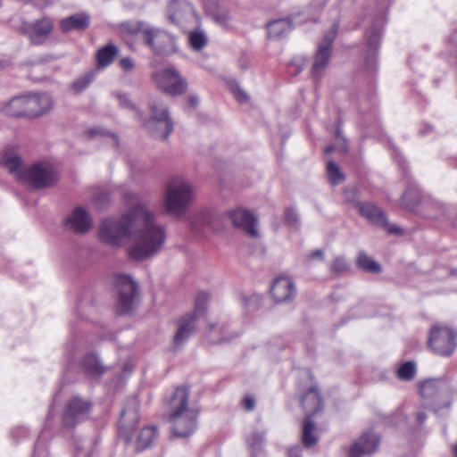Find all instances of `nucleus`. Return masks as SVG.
I'll use <instances>...</instances> for the list:
<instances>
[{
  "mask_svg": "<svg viewBox=\"0 0 457 457\" xmlns=\"http://www.w3.org/2000/svg\"><path fill=\"white\" fill-rule=\"evenodd\" d=\"M84 371L90 377H98L104 371V367L95 353L87 354L82 361Z\"/></svg>",
  "mask_w": 457,
  "mask_h": 457,
  "instance_id": "26",
  "label": "nucleus"
},
{
  "mask_svg": "<svg viewBox=\"0 0 457 457\" xmlns=\"http://www.w3.org/2000/svg\"><path fill=\"white\" fill-rule=\"evenodd\" d=\"M91 80L92 78L89 75H86L75 80L71 85V88L75 93H80L90 84Z\"/></svg>",
  "mask_w": 457,
  "mask_h": 457,
  "instance_id": "39",
  "label": "nucleus"
},
{
  "mask_svg": "<svg viewBox=\"0 0 457 457\" xmlns=\"http://www.w3.org/2000/svg\"><path fill=\"white\" fill-rule=\"evenodd\" d=\"M53 27V21L49 18H42L33 22H22L20 29L32 44L41 45L48 38Z\"/></svg>",
  "mask_w": 457,
  "mask_h": 457,
  "instance_id": "12",
  "label": "nucleus"
},
{
  "mask_svg": "<svg viewBox=\"0 0 457 457\" xmlns=\"http://www.w3.org/2000/svg\"><path fill=\"white\" fill-rule=\"evenodd\" d=\"M91 133H92L93 135H96V134H98L99 132H98L97 130H93V129H92V130H91Z\"/></svg>",
  "mask_w": 457,
  "mask_h": 457,
  "instance_id": "59",
  "label": "nucleus"
},
{
  "mask_svg": "<svg viewBox=\"0 0 457 457\" xmlns=\"http://www.w3.org/2000/svg\"><path fill=\"white\" fill-rule=\"evenodd\" d=\"M120 65L124 71H129L134 69V61L129 57H124L120 61Z\"/></svg>",
  "mask_w": 457,
  "mask_h": 457,
  "instance_id": "45",
  "label": "nucleus"
},
{
  "mask_svg": "<svg viewBox=\"0 0 457 457\" xmlns=\"http://www.w3.org/2000/svg\"><path fill=\"white\" fill-rule=\"evenodd\" d=\"M357 264L361 270L369 272L378 273L380 270L379 264L365 253H360Z\"/></svg>",
  "mask_w": 457,
  "mask_h": 457,
  "instance_id": "33",
  "label": "nucleus"
},
{
  "mask_svg": "<svg viewBox=\"0 0 457 457\" xmlns=\"http://www.w3.org/2000/svg\"><path fill=\"white\" fill-rule=\"evenodd\" d=\"M172 121L167 108L159 99L152 100L150 104V119L145 123L146 129L155 137L165 139L172 130Z\"/></svg>",
  "mask_w": 457,
  "mask_h": 457,
  "instance_id": "6",
  "label": "nucleus"
},
{
  "mask_svg": "<svg viewBox=\"0 0 457 457\" xmlns=\"http://www.w3.org/2000/svg\"><path fill=\"white\" fill-rule=\"evenodd\" d=\"M332 151H334V146H327L326 149H325V152L327 154H329L331 153Z\"/></svg>",
  "mask_w": 457,
  "mask_h": 457,
  "instance_id": "57",
  "label": "nucleus"
},
{
  "mask_svg": "<svg viewBox=\"0 0 457 457\" xmlns=\"http://www.w3.org/2000/svg\"><path fill=\"white\" fill-rule=\"evenodd\" d=\"M91 404L88 401L79 396L71 398L65 407L62 415V423L68 428H73L78 423L86 420Z\"/></svg>",
  "mask_w": 457,
  "mask_h": 457,
  "instance_id": "11",
  "label": "nucleus"
},
{
  "mask_svg": "<svg viewBox=\"0 0 457 457\" xmlns=\"http://www.w3.org/2000/svg\"><path fill=\"white\" fill-rule=\"evenodd\" d=\"M356 195H357V190L355 188L346 189L345 191V197L349 202H353Z\"/></svg>",
  "mask_w": 457,
  "mask_h": 457,
  "instance_id": "47",
  "label": "nucleus"
},
{
  "mask_svg": "<svg viewBox=\"0 0 457 457\" xmlns=\"http://www.w3.org/2000/svg\"><path fill=\"white\" fill-rule=\"evenodd\" d=\"M115 284L119 292V312L122 314L127 313L132 308L137 285L129 275L124 273L115 275Z\"/></svg>",
  "mask_w": 457,
  "mask_h": 457,
  "instance_id": "9",
  "label": "nucleus"
},
{
  "mask_svg": "<svg viewBox=\"0 0 457 457\" xmlns=\"http://www.w3.org/2000/svg\"><path fill=\"white\" fill-rule=\"evenodd\" d=\"M337 138L339 139V137H340V132H339L338 130L337 131Z\"/></svg>",
  "mask_w": 457,
  "mask_h": 457,
  "instance_id": "60",
  "label": "nucleus"
},
{
  "mask_svg": "<svg viewBox=\"0 0 457 457\" xmlns=\"http://www.w3.org/2000/svg\"><path fill=\"white\" fill-rule=\"evenodd\" d=\"M327 173L332 185L339 184L344 180L343 173L340 171L338 166L333 162H328Z\"/></svg>",
  "mask_w": 457,
  "mask_h": 457,
  "instance_id": "36",
  "label": "nucleus"
},
{
  "mask_svg": "<svg viewBox=\"0 0 457 457\" xmlns=\"http://www.w3.org/2000/svg\"><path fill=\"white\" fill-rule=\"evenodd\" d=\"M37 4L40 6H46L52 3V0H35Z\"/></svg>",
  "mask_w": 457,
  "mask_h": 457,
  "instance_id": "51",
  "label": "nucleus"
},
{
  "mask_svg": "<svg viewBox=\"0 0 457 457\" xmlns=\"http://www.w3.org/2000/svg\"><path fill=\"white\" fill-rule=\"evenodd\" d=\"M216 21L220 24V25H223L225 26L227 24V19L226 18H223L221 16H217L216 18Z\"/></svg>",
  "mask_w": 457,
  "mask_h": 457,
  "instance_id": "53",
  "label": "nucleus"
},
{
  "mask_svg": "<svg viewBox=\"0 0 457 457\" xmlns=\"http://www.w3.org/2000/svg\"><path fill=\"white\" fill-rule=\"evenodd\" d=\"M210 299V295L206 292H200L195 297V313L192 315L195 316V320L199 319L204 314L206 304Z\"/></svg>",
  "mask_w": 457,
  "mask_h": 457,
  "instance_id": "34",
  "label": "nucleus"
},
{
  "mask_svg": "<svg viewBox=\"0 0 457 457\" xmlns=\"http://www.w3.org/2000/svg\"><path fill=\"white\" fill-rule=\"evenodd\" d=\"M291 29V22L287 19L276 20L267 25L268 36L275 39L284 37Z\"/></svg>",
  "mask_w": 457,
  "mask_h": 457,
  "instance_id": "25",
  "label": "nucleus"
},
{
  "mask_svg": "<svg viewBox=\"0 0 457 457\" xmlns=\"http://www.w3.org/2000/svg\"><path fill=\"white\" fill-rule=\"evenodd\" d=\"M417 418L420 423L426 420V416L423 413H419Z\"/></svg>",
  "mask_w": 457,
  "mask_h": 457,
  "instance_id": "54",
  "label": "nucleus"
},
{
  "mask_svg": "<svg viewBox=\"0 0 457 457\" xmlns=\"http://www.w3.org/2000/svg\"><path fill=\"white\" fill-rule=\"evenodd\" d=\"M188 102L191 106L195 107L198 104V98L196 96H190Z\"/></svg>",
  "mask_w": 457,
  "mask_h": 457,
  "instance_id": "52",
  "label": "nucleus"
},
{
  "mask_svg": "<svg viewBox=\"0 0 457 457\" xmlns=\"http://www.w3.org/2000/svg\"><path fill=\"white\" fill-rule=\"evenodd\" d=\"M337 30L338 23L335 22L319 43L312 68V73L314 77H320L328 67L331 54V46L337 35Z\"/></svg>",
  "mask_w": 457,
  "mask_h": 457,
  "instance_id": "8",
  "label": "nucleus"
},
{
  "mask_svg": "<svg viewBox=\"0 0 457 457\" xmlns=\"http://www.w3.org/2000/svg\"><path fill=\"white\" fill-rule=\"evenodd\" d=\"M215 334H216V332L213 330L212 328H211L210 334H209V340L213 344L222 343V342L228 341L231 338V337H217Z\"/></svg>",
  "mask_w": 457,
  "mask_h": 457,
  "instance_id": "46",
  "label": "nucleus"
},
{
  "mask_svg": "<svg viewBox=\"0 0 457 457\" xmlns=\"http://www.w3.org/2000/svg\"><path fill=\"white\" fill-rule=\"evenodd\" d=\"M27 96V116L37 117L45 114L53 107L52 97L46 93H31Z\"/></svg>",
  "mask_w": 457,
  "mask_h": 457,
  "instance_id": "16",
  "label": "nucleus"
},
{
  "mask_svg": "<svg viewBox=\"0 0 457 457\" xmlns=\"http://www.w3.org/2000/svg\"><path fill=\"white\" fill-rule=\"evenodd\" d=\"M228 215L235 227L252 237L257 235L256 218L250 211L238 207L231 211Z\"/></svg>",
  "mask_w": 457,
  "mask_h": 457,
  "instance_id": "17",
  "label": "nucleus"
},
{
  "mask_svg": "<svg viewBox=\"0 0 457 457\" xmlns=\"http://www.w3.org/2000/svg\"><path fill=\"white\" fill-rule=\"evenodd\" d=\"M152 79L159 89L170 96H179L187 90V82L173 67L153 72Z\"/></svg>",
  "mask_w": 457,
  "mask_h": 457,
  "instance_id": "7",
  "label": "nucleus"
},
{
  "mask_svg": "<svg viewBox=\"0 0 457 457\" xmlns=\"http://www.w3.org/2000/svg\"><path fill=\"white\" fill-rule=\"evenodd\" d=\"M302 406L305 413L303 424V443L310 447L317 442L314 435L315 425L312 421V416L321 410L322 401L316 386H311L302 397Z\"/></svg>",
  "mask_w": 457,
  "mask_h": 457,
  "instance_id": "5",
  "label": "nucleus"
},
{
  "mask_svg": "<svg viewBox=\"0 0 457 457\" xmlns=\"http://www.w3.org/2000/svg\"><path fill=\"white\" fill-rule=\"evenodd\" d=\"M379 445V437L374 433L362 434L349 448L348 457H362L374 453Z\"/></svg>",
  "mask_w": 457,
  "mask_h": 457,
  "instance_id": "15",
  "label": "nucleus"
},
{
  "mask_svg": "<svg viewBox=\"0 0 457 457\" xmlns=\"http://www.w3.org/2000/svg\"><path fill=\"white\" fill-rule=\"evenodd\" d=\"M145 40L156 54L171 53L175 50V38L170 34L149 26Z\"/></svg>",
  "mask_w": 457,
  "mask_h": 457,
  "instance_id": "14",
  "label": "nucleus"
},
{
  "mask_svg": "<svg viewBox=\"0 0 457 457\" xmlns=\"http://www.w3.org/2000/svg\"><path fill=\"white\" fill-rule=\"evenodd\" d=\"M27 96H20L12 98L4 106V112L10 116H27Z\"/></svg>",
  "mask_w": 457,
  "mask_h": 457,
  "instance_id": "24",
  "label": "nucleus"
},
{
  "mask_svg": "<svg viewBox=\"0 0 457 457\" xmlns=\"http://www.w3.org/2000/svg\"><path fill=\"white\" fill-rule=\"evenodd\" d=\"M76 457H88L87 453L81 452L76 454Z\"/></svg>",
  "mask_w": 457,
  "mask_h": 457,
  "instance_id": "55",
  "label": "nucleus"
},
{
  "mask_svg": "<svg viewBox=\"0 0 457 457\" xmlns=\"http://www.w3.org/2000/svg\"><path fill=\"white\" fill-rule=\"evenodd\" d=\"M189 392L185 387H178L169 401V421L172 434L177 437L191 436L197 428L196 409L188 403Z\"/></svg>",
  "mask_w": 457,
  "mask_h": 457,
  "instance_id": "2",
  "label": "nucleus"
},
{
  "mask_svg": "<svg viewBox=\"0 0 457 457\" xmlns=\"http://www.w3.org/2000/svg\"><path fill=\"white\" fill-rule=\"evenodd\" d=\"M116 97L120 106L124 108H135L134 104H132V102L129 100V96L126 94L117 93Z\"/></svg>",
  "mask_w": 457,
  "mask_h": 457,
  "instance_id": "42",
  "label": "nucleus"
},
{
  "mask_svg": "<svg viewBox=\"0 0 457 457\" xmlns=\"http://www.w3.org/2000/svg\"><path fill=\"white\" fill-rule=\"evenodd\" d=\"M32 457H47L45 445L42 443L41 438L37 442Z\"/></svg>",
  "mask_w": 457,
  "mask_h": 457,
  "instance_id": "43",
  "label": "nucleus"
},
{
  "mask_svg": "<svg viewBox=\"0 0 457 457\" xmlns=\"http://www.w3.org/2000/svg\"><path fill=\"white\" fill-rule=\"evenodd\" d=\"M243 404L245 410L251 411L253 409L255 402L254 399L252 397H246L243 401Z\"/></svg>",
  "mask_w": 457,
  "mask_h": 457,
  "instance_id": "48",
  "label": "nucleus"
},
{
  "mask_svg": "<svg viewBox=\"0 0 457 457\" xmlns=\"http://www.w3.org/2000/svg\"><path fill=\"white\" fill-rule=\"evenodd\" d=\"M313 259H320V260H322L323 259V252L321 250H315L313 252H312L308 257H307V261H311V260H313Z\"/></svg>",
  "mask_w": 457,
  "mask_h": 457,
  "instance_id": "49",
  "label": "nucleus"
},
{
  "mask_svg": "<svg viewBox=\"0 0 457 457\" xmlns=\"http://www.w3.org/2000/svg\"><path fill=\"white\" fill-rule=\"evenodd\" d=\"M348 262L343 257H337L332 263V270L343 272L348 270Z\"/></svg>",
  "mask_w": 457,
  "mask_h": 457,
  "instance_id": "41",
  "label": "nucleus"
},
{
  "mask_svg": "<svg viewBox=\"0 0 457 457\" xmlns=\"http://www.w3.org/2000/svg\"><path fill=\"white\" fill-rule=\"evenodd\" d=\"M428 344L435 353L448 356L454 349V333L447 328L434 327L430 330Z\"/></svg>",
  "mask_w": 457,
  "mask_h": 457,
  "instance_id": "10",
  "label": "nucleus"
},
{
  "mask_svg": "<svg viewBox=\"0 0 457 457\" xmlns=\"http://www.w3.org/2000/svg\"><path fill=\"white\" fill-rule=\"evenodd\" d=\"M389 231L392 232V233H399L400 232V228H390Z\"/></svg>",
  "mask_w": 457,
  "mask_h": 457,
  "instance_id": "56",
  "label": "nucleus"
},
{
  "mask_svg": "<svg viewBox=\"0 0 457 457\" xmlns=\"http://www.w3.org/2000/svg\"><path fill=\"white\" fill-rule=\"evenodd\" d=\"M207 42V36L203 30L197 29L189 33L188 43L193 50L199 51L203 49Z\"/></svg>",
  "mask_w": 457,
  "mask_h": 457,
  "instance_id": "31",
  "label": "nucleus"
},
{
  "mask_svg": "<svg viewBox=\"0 0 457 457\" xmlns=\"http://www.w3.org/2000/svg\"><path fill=\"white\" fill-rule=\"evenodd\" d=\"M128 210L120 217L104 220L99 228V239L112 247H120L127 239L132 244L128 257L142 262L157 255L163 248L167 231L158 223L155 214L136 195H127Z\"/></svg>",
  "mask_w": 457,
  "mask_h": 457,
  "instance_id": "1",
  "label": "nucleus"
},
{
  "mask_svg": "<svg viewBox=\"0 0 457 457\" xmlns=\"http://www.w3.org/2000/svg\"><path fill=\"white\" fill-rule=\"evenodd\" d=\"M288 457H302L301 449L298 446L292 447L288 451Z\"/></svg>",
  "mask_w": 457,
  "mask_h": 457,
  "instance_id": "50",
  "label": "nucleus"
},
{
  "mask_svg": "<svg viewBox=\"0 0 457 457\" xmlns=\"http://www.w3.org/2000/svg\"><path fill=\"white\" fill-rule=\"evenodd\" d=\"M195 316L185 315L179 321L177 331L174 335V345L176 346L182 345L193 334L195 328Z\"/></svg>",
  "mask_w": 457,
  "mask_h": 457,
  "instance_id": "20",
  "label": "nucleus"
},
{
  "mask_svg": "<svg viewBox=\"0 0 457 457\" xmlns=\"http://www.w3.org/2000/svg\"><path fill=\"white\" fill-rule=\"evenodd\" d=\"M263 442V435L262 433H253L251 437L248 439V445L252 451H257L261 449V446Z\"/></svg>",
  "mask_w": 457,
  "mask_h": 457,
  "instance_id": "40",
  "label": "nucleus"
},
{
  "mask_svg": "<svg viewBox=\"0 0 457 457\" xmlns=\"http://www.w3.org/2000/svg\"><path fill=\"white\" fill-rule=\"evenodd\" d=\"M420 201V192L416 187L408 189L402 197V204L409 209H413Z\"/></svg>",
  "mask_w": 457,
  "mask_h": 457,
  "instance_id": "35",
  "label": "nucleus"
},
{
  "mask_svg": "<svg viewBox=\"0 0 457 457\" xmlns=\"http://www.w3.org/2000/svg\"><path fill=\"white\" fill-rule=\"evenodd\" d=\"M453 453H454L455 457H457V443H456V445L453 448Z\"/></svg>",
  "mask_w": 457,
  "mask_h": 457,
  "instance_id": "58",
  "label": "nucleus"
},
{
  "mask_svg": "<svg viewBox=\"0 0 457 457\" xmlns=\"http://www.w3.org/2000/svg\"><path fill=\"white\" fill-rule=\"evenodd\" d=\"M90 23V16L87 13H76L61 21L60 25L63 31L86 29Z\"/></svg>",
  "mask_w": 457,
  "mask_h": 457,
  "instance_id": "22",
  "label": "nucleus"
},
{
  "mask_svg": "<svg viewBox=\"0 0 457 457\" xmlns=\"http://www.w3.org/2000/svg\"><path fill=\"white\" fill-rule=\"evenodd\" d=\"M357 208L360 214L367 218L373 224L378 226L386 225V217L379 207L370 203H362L358 204Z\"/></svg>",
  "mask_w": 457,
  "mask_h": 457,
  "instance_id": "21",
  "label": "nucleus"
},
{
  "mask_svg": "<svg viewBox=\"0 0 457 457\" xmlns=\"http://www.w3.org/2000/svg\"><path fill=\"white\" fill-rule=\"evenodd\" d=\"M195 187L184 178H175L166 186L163 205L165 212L171 215H180L193 202Z\"/></svg>",
  "mask_w": 457,
  "mask_h": 457,
  "instance_id": "4",
  "label": "nucleus"
},
{
  "mask_svg": "<svg viewBox=\"0 0 457 457\" xmlns=\"http://www.w3.org/2000/svg\"><path fill=\"white\" fill-rule=\"evenodd\" d=\"M149 24L141 21H128L120 25V29L128 35L143 34L144 37H145V30L149 29Z\"/></svg>",
  "mask_w": 457,
  "mask_h": 457,
  "instance_id": "30",
  "label": "nucleus"
},
{
  "mask_svg": "<svg viewBox=\"0 0 457 457\" xmlns=\"http://www.w3.org/2000/svg\"><path fill=\"white\" fill-rule=\"evenodd\" d=\"M169 20L182 28L188 23L197 21V17L194 12L192 5L185 0H173L168 7Z\"/></svg>",
  "mask_w": 457,
  "mask_h": 457,
  "instance_id": "13",
  "label": "nucleus"
},
{
  "mask_svg": "<svg viewBox=\"0 0 457 457\" xmlns=\"http://www.w3.org/2000/svg\"><path fill=\"white\" fill-rule=\"evenodd\" d=\"M228 87L238 102H246L247 95L240 88L236 81H228Z\"/></svg>",
  "mask_w": 457,
  "mask_h": 457,
  "instance_id": "38",
  "label": "nucleus"
},
{
  "mask_svg": "<svg viewBox=\"0 0 457 457\" xmlns=\"http://www.w3.org/2000/svg\"><path fill=\"white\" fill-rule=\"evenodd\" d=\"M416 373V366L411 361H407L402 364L398 370L397 375L401 379L410 380L414 378Z\"/></svg>",
  "mask_w": 457,
  "mask_h": 457,
  "instance_id": "37",
  "label": "nucleus"
},
{
  "mask_svg": "<svg viewBox=\"0 0 457 457\" xmlns=\"http://www.w3.org/2000/svg\"><path fill=\"white\" fill-rule=\"evenodd\" d=\"M118 54V48L112 45H108L99 49L96 54L97 64L101 68L110 65Z\"/></svg>",
  "mask_w": 457,
  "mask_h": 457,
  "instance_id": "29",
  "label": "nucleus"
},
{
  "mask_svg": "<svg viewBox=\"0 0 457 457\" xmlns=\"http://www.w3.org/2000/svg\"><path fill=\"white\" fill-rule=\"evenodd\" d=\"M67 227L76 233H85L90 229L92 220L83 208H76L66 219Z\"/></svg>",
  "mask_w": 457,
  "mask_h": 457,
  "instance_id": "19",
  "label": "nucleus"
},
{
  "mask_svg": "<svg viewBox=\"0 0 457 457\" xmlns=\"http://www.w3.org/2000/svg\"><path fill=\"white\" fill-rule=\"evenodd\" d=\"M1 164L18 180L34 188L51 185L56 179L54 167L49 163H36L25 168L19 156L6 153L1 158Z\"/></svg>",
  "mask_w": 457,
  "mask_h": 457,
  "instance_id": "3",
  "label": "nucleus"
},
{
  "mask_svg": "<svg viewBox=\"0 0 457 457\" xmlns=\"http://www.w3.org/2000/svg\"><path fill=\"white\" fill-rule=\"evenodd\" d=\"M381 29L379 28H371L366 32L368 51L370 55H374L380 42Z\"/></svg>",
  "mask_w": 457,
  "mask_h": 457,
  "instance_id": "32",
  "label": "nucleus"
},
{
  "mask_svg": "<svg viewBox=\"0 0 457 457\" xmlns=\"http://www.w3.org/2000/svg\"><path fill=\"white\" fill-rule=\"evenodd\" d=\"M420 393L425 408L430 407L429 398L435 397L438 394V382L435 379H428L420 385Z\"/></svg>",
  "mask_w": 457,
  "mask_h": 457,
  "instance_id": "28",
  "label": "nucleus"
},
{
  "mask_svg": "<svg viewBox=\"0 0 457 457\" xmlns=\"http://www.w3.org/2000/svg\"><path fill=\"white\" fill-rule=\"evenodd\" d=\"M271 295L276 302L282 303L291 300L296 293L294 281L287 277H279L275 279Z\"/></svg>",
  "mask_w": 457,
  "mask_h": 457,
  "instance_id": "18",
  "label": "nucleus"
},
{
  "mask_svg": "<svg viewBox=\"0 0 457 457\" xmlns=\"http://www.w3.org/2000/svg\"><path fill=\"white\" fill-rule=\"evenodd\" d=\"M139 403L137 397L130 398L121 411V422L124 426L135 425L138 421Z\"/></svg>",
  "mask_w": 457,
  "mask_h": 457,
  "instance_id": "23",
  "label": "nucleus"
},
{
  "mask_svg": "<svg viewBox=\"0 0 457 457\" xmlns=\"http://www.w3.org/2000/svg\"><path fill=\"white\" fill-rule=\"evenodd\" d=\"M285 219H286L287 222H288L289 224L295 225L297 223L298 216H297L296 212L294 209L289 208V209H287V211L285 212Z\"/></svg>",
  "mask_w": 457,
  "mask_h": 457,
  "instance_id": "44",
  "label": "nucleus"
},
{
  "mask_svg": "<svg viewBox=\"0 0 457 457\" xmlns=\"http://www.w3.org/2000/svg\"><path fill=\"white\" fill-rule=\"evenodd\" d=\"M157 436V429L154 426L144 428L137 435L136 439V446L138 450H144L151 446L152 443Z\"/></svg>",
  "mask_w": 457,
  "mask_h": 457,
  "instance_id": "27",
  "label": "nucleus"
}]
</instances>
